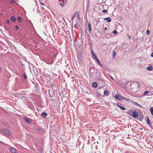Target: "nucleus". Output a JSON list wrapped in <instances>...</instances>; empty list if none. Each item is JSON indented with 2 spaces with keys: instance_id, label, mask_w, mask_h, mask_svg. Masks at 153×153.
Segmentation results:
<instances>
[{
  "instance_id": "nucleus-7",
  "label": "nucleus",
  "mask_w": 153,
  "mask_h": 153,
  "mask_svg": "<svg viewBox=\"0 0 153 153\" xmlns=\"http://www.w3.org/2000/svg\"><path fill=\"white\" fill-rule=\"evenodd\" d=\"M10 150L12 153H16V149L13 148L12 147H10Z\"/></svg>"
},
{
  "instance_id": "nucleus-24",
  "label": "nucleus",
  "mask_w": 153,
  "mask_h": 153,
  "mask_svg": "<svg viewBox=\"0 0 153 153\" xmlns=\"http://www.w3.org/2000/svg\"><path fill=\"white\" fill-rule=\"evenodd\" d=\"M37 131L39 132H42L43 131V129L41 128H39L37 129Z\"/></svg>"
},
{
  "instance_id": "nucleus-13",
  "label": "nucleus",
  "mask_w": 153,
  "mask_h": 153,
  "mask_svg": "<svg viewBox=\"0 0 153 153\" xmlns=\"http://www.w3.org/2000/svg\"><path fill=\"white\" fill-rule=\"evenodd\" d=\"M94 73L93 74H94V75L95 76H98V71L97 70H96V71H94Z\"/></svg>"
},
{
  "instance_id": "nucleus-40",
  "label": "nucleus",
  "mask_w": 153,
  "mask_h": 153,
  "mask_svg": "<svg viewBox=\"0 0 153 153\" xmlns=\"http://www.w3.org/2000/svg\"><path fill=\"white\" fill-rule=\"evenodd\" d=\"M103 12V13H106L107 12V10L105 9L103 10H102Z\"/></svg>"
},
{
  "instance_id": "nucleus-20",
  "label": "nucleus",
  "mask_w": 153,
  "mask_h": 153,
  "mask_svg": "<svg viewBox=\"0 0 153 153\" xmlns=\"http://www.w3.org/2000/svg\"><path fill=\"white\" fill-rule=\"evenodd\" d=\"M150 111L152 114L153 115V107H151L150 108Z\"/></svg>"
},
{
  "instance_id": "nucleus-35",
  "label": "nucleus",
  "mask_w": 153,
  "mask_h": 153,
  "mask_svg": "<svg viewBox=\"0 0 153 153\" xmlns=\"http://www.w3.org/2000/svg\"><path fill=\"white\" fill-rule=\"evenodd\" d=\"M113 33L114 34H117V32L116 30H114L113 31Z\"/></svg>"
},
{
  "instance_id": "nucleus-8",
  "label": "nucleus",
  "mask_w": 153,
  "mask_h": 153,
  "mask_svg": "<svg viewBox=\"0 0 153 153\" xmlns=\"http://www.w3.org/2000/svg\"><path fill=\"white\" fill-rule=\"evenodd\" d=\"M25 121L28 123H30L31 121V120L30 119L24 118Z\"/></svg>"
},
{
  "instance_id": "nucleus-12",
  "label": "nucleus",
  "mask_w": 153,
  "mask_h": 153,
  "mask_svg": "<svg viewBox=\"0 0 153 153\" xmlns=\"http://www.w3.org/2000/svg\"><path fill=\"white\" fill-rule=\"evenodd\" d=\"M88 28L89 29V32L91 31L92 30L91 29V24L90 23H88Z\"/></svg>"
},
{
  "instance_id": "nucleus-3",
  "label": "nucleus",
  "mask_w": 153,
  "mask_h": 153,
  "mask_svg": "<svg viewBox=\"0 0 153 153\" xmlns=\"http://www.w3.org/2000/svg\"><path fill=\"white\" fill-rule=\"evenodd\" d=\"M138 114L136 111H133L132 113L131 116L134 118H137L138 116Z\"/></svg>"
},
{
  "instance_id": "nucleus-54",
  "label": "nucleus",
  "mask_w": 153,
  "mask_h": 153,
  "mask_svg": "<svg viewBox=\"0 0 153 153\" xmlns=\"http://www.w3.org/2000/svg\"><path fill=\"white\" fill-rule=\"evenodd\" d=\"M22 64V65L23 66V65H23V64Z\"/></svg>"
},
{
  "instance_id": "nucleus-18",
  "label": "nucleus",
  "mask_w": 153,
  "mask_h": 153,
  "mask_svg": "<svg viewBox=\"0 0 153 153\" xmlns=\"http://www.w3.org/2000/svg\"><path fill=\"white\" fill-rule=\"evenodd\" d=\"M147 69L148 71H151L153 69V68L151 66H149V67H148L147 68Z\"/></svg>"
},
{
  "instance_id": "nucleus-30",
  "label": "nucleus",
  "mask_w": 153,
  "mask_h": 153,
  "mask_svg": "<svg viewBox=\"0 0 153 153\" xmlns=\"http://www.w3.org/2000/svg\"><path fill=\"white\" fill-rule=\"evenodd\" d=\"M62 1H63V3L65 4H67V0H62Z\"/></svg>"
},
{
  "instance_id": "nucleus-5",
  "label": "nucleus",
  "mask_w": 153,
  "mask_h": 153,
  "mask_svg": "<svg viewBox=\"0 0 153 153\" xmlns=\"http://www.w3.org/2000/svg\"><path fill=\"white\" fill-rule=\"evenodd\" d=\"M116 105L123 110H125L126 109V108L124 106L122 105L120 103L118 102L117 103Z\"/></svg>"
},
{
  "instance_id": "nucleus-22",
  "label": "nucleus",
  "mask_w": 153,
  "mask_h": 153,
  "mask_svg": "<svg viewBox=\"0 0 153 153\" xmlns=\"http://www.w3.org/2000/svg\"><path fill=\"white\" fill-rule=\"evenodd\" d=\"M96 61L98 62V63L99 65H100V66H101L102 67L103 66L101 64V63H100V61L99 60V59H97V60H96Z\"/></svg>"
},
{
  "instance_id": "nucleus-49",
  "label": "nucleus",
  "mask_w": 153,
  "mask_h": 153,
  "mask_svg": "<svg viewBox=\"0 0 153 153\" xmlns=\"http://www.w3.org/2000/svg\"><path fill=\"white\" fill-rule=\"evenodd\" d=\"M107 30V28L105 27V28H104V30Z\"/></svg>"
},
{
  "instance_id": "nucleus-14",
  "label": "nucleus",
  "mask_w": 153,
  "mask_h": 153,
  "mask_svg": "<svg viewBox=\"0 0 153 153\" xmlns=\"http://www.w3.org/2000/svg\"><path fill=\"white\" fill-rule=\"evenodd\" d=\"M133 104L134 105H136L137 106H139L140 108H143V107L141 105H140L137 102H134Z\"/></svg>"
},
{
  "instance_id": "nucleus-11",
  "label": "nucleus",
  "mask_w": 153,
  "mask_h": 153,
  "mask_svg": "<svg viewBox=\"0 0 153 153\" xmlns=\"http://www.w3.org/2000/svg\"><path fill=\"white\" fill-rule=\"evenodd\" d=\"M138 116L140 117L141 119H143V118L144 116L143 114L142 113L141 111H140V112L138 114Z\"/></svg>"
},
{
  "instance_id": "nucleus-53",
  "label": "nucleus",
  "mask_w": 153,
  "mask_h": 153,
  "mask_svg": "<svg viewBox=\"0 0 153 153\" xmlns=\"http://www.w3.org/2000/svg\"><path fill=\"white\" fill-rule=\"evenodd\" d=\"M59 2H60V1H61V0H59Z\"/></svg>"
},
{
  "instance_id": "nucleus-48",
  "label": "nucleus",
  "mask_w": 153,
  "mask_h": 153,
  "mask_svg": "<svg viewBox=\"0 0 153 153\" xmlns=\"http://www.w3.org/2000/svg\"><path fill=\"white\" fill-rule=\"evenodd\" d=\"M97 94H98V96H100V94L99 93H97Z\"/></svg>"
},
{
  "instance_id": "nucleus-42",
  "label": "nucleus",
  "mask_w": 153,
  "mask_h": 153,
  "mask_svg": "<svg viewBox=\"0 0 153 153\" xmlns=\"http://www.w3.org/2000/svg\"><path fill=\"white\" fill-rule=\"evenodd\" d=\"M22 58L23 59H24V60H25V59H26V57L25 56H23L22 57Z\"/></svg>"
},
{
  "instance_id": "nucleus-15",
  "label": "nucleus",
  "mask_w": 153,
  "mask_h": 153,
  "mask_svg": "<svg viewBox=\"0 0 153 153\" xmlns=\"http://www.w3.org/2000/svg\"><path fill=\"white\" fill-rule=\"evenodd\" d=\"M146 121L147 122L148 124H149V123H150V121L149 118L148 117H147L146 118Z\"/></svg>"
},
{
  "instance_id": "nucleus-52",
  "label": "nucleus",
  "mask_w": 153,
  "mask_h": 153,
  "mask_svg": "<svg viewBox=\"0 0 153 153\" xmlns=\"http://www.w3.org/2000/svg\"><path fill=\"white\" fill-rule=\"evenodd\" d=\"M77 17L78 18H79V15H78Z\"/></svg>"
},
{
  "instance_id": "nucleus-19",
  "label": "nucleus",
  "mask_w": 153,
  "mask_h": 153,
  "mask_svg": "<svg viewBox=\"0 0 153 153\" xmlns=\"http://www.w3.org/2000/svg\"><path fill=\"white\" fill-rule=\"evenodd\" d=\"M17 21L19 22H22V19L21 18L20 16H19L17 18Z\"/></svg>"
},
{
  "instance_id": "nucleus-55",
  "label": "nucleus",
  "mask_w": 153,
  "mask_h": 153,
  "mask_svg": "<svg viewBox=\"0 0 153 153\" xmlns=\"http://www.w3.org/2000/svg\"><path fill=\"white\" fill-rule=\"evenodd\" d=\"M91 73L93 74V73L92 72H91Z\"/></svg>"
},
{
  "instance_id": "nucleus-43",
  "label": "nucleus",
  "mask_w": 153,
  "mask_h": 153,
  "mask_svg": "<svg viewBox=\"0 0 153 153\" xmlns=\"http://www.w3.org/2000/svg\"><path fill=\"white\" fill-rule=\"evenodd\" d=\"M109 76L110 77V78L112 79V80H113V77L111 76V75H110Z\"/></svg>"
},
{
  "instance_id": "nucleus-29",
  "label": "nucleus",
  "mask_w": 153,
  "mask_h": 153,
  "mask_svg": "<svg viewBox=\"0 0 153 153\" xmlns=\"http://www.w3.org/2000/svg\"><path fill=\"white\" fill-rule=\"evenodd\" d=\"M149 91H145L144 93L143 94V95L144 96H145L146 94H147L149 93Z\"/></svg>"
},
{
  "instance_id": "nucleus-4",
  "label": "nucleus",
  "mask_w": 153,
  "mask_h": 153,
  "mask_svg": "<svg viewBox=\"0 0 153 153\" xmlns=\"http://www.w3.org/2000/svg\"><path fill=\"white\" fill-rule=\"evenodd\" d=\"M123 97L117 94H116L115 96V98L119 101H121V100H123Z\"/></svg>"
},
{
  "instance_id": "nucleus-1",
  "label": "nucleus",
  "mask_w": 153,
  "mask_h": 153,
  "mask_svg": "<svg viewBox=\"0 0 153 153\" xmlns=\"http://www.w3.org/2000/svg\"><path fill=\"white\" fill-rule=\"evenodd\" d=\"M48 92L50 96L52 97L56 94L57 90L55 89L54 88H52L51 90H49Z\"/></svg>"
},
{
  "instance_id": "nucleus-27",
  "label": "nucleus",
  "mask_w": 153,
  "mask_h": 153,
  "mask_svg": "<svg viewBox=\"0 0 153 153\" xmlns=\"http://www.w3.org/2000/svg\"><path fill=\"white\" fill-rule=\"evenodd\" d=\"M116 55V53L115 51L113 52V56H112L113 59H114V57Z\"/></svg>"
},
{
  "instance_id": "nucleus-38",
  "label": "nucleus",
  "mask_w": 153,
  "mask_h": 153,
  "mask_svg": "<svg viewBox=\"0 0 153 153\" xmlns=\"http://www.w3.org/2000/svg\"><path fill=\"white\" fill-rule=\"evenodd\" d=\"M94 56V59L96 60H97V59H98L97 58V56H96V55H95L94 56Z\"/></svg>"
},
{
  "instance_id": "nucleus-10",
  "label": "nucleus",
  "mask_w": 153,
  "mask_h": 153,
  "mask_svg": "<svg viewBox=\"0 0 153 153\" xmlns=\"http://www.w3.org/2000/svg\"><path fill=\"white\" fill-rule=\"evenodd\" d=\"M98 83L95 82H93L92 84V85L93 87L94 88H97L98 86Z\"/></svg>"
},
{
  "instance_id": "nucleus-34",
  "label": "nucleus",
  "mask_w": 153,
  "mask_h": 153,
  "mask_svg": "<svg viewBox=\"0 0 153 153\" xmlns=\"http://www.w3.org/2000/svg\"><path fill=\"white\" fill-rule=\"evenodd\" d=\"M91 53L93 56H94L95 55V54L93 50L91 51Z\"/></svg>"
},
{
  "instance_id": "nucleus-21",
  "label": "nucleus",
  "mask_w": 153,
  "mask_h": 153,
  "mask_svg": "<svg viewBox=\"0 0 153 153\" xmlns=\"http://www.w3.org/2000/svg\"><path fill=\"white\" fill-rule=\"evenodd\" d=\"M123 100H124L125 101H126L128 102H129V101H131L130 100L125 97H124Z\"/></svg>"
},
{
  "instance_id": "nucleus-46",
  "label": "nucleus",
  "mask_w": 153,
  "mask_h": 153,
  "mask_svg": "<svg viewBox=\"0 0 153 153\" xmlns=\"http://www.w3.org/2000/svg\"><path fill=\"white\" fill-rule=\"evenodd\" d=\"M151 56L152 57H153V52L151 53Z\"/></svg>"
},
{
  "instance_id": "nucleus-37",
  "label": "nucleus",
  "mask_w": 153,
  "mask_h": 153,
  "mask_svg": "<svg viewBox=\"0 0 153 153\" xmlns=\"http://www.w3.org/2000/svg\"><path fill=\"white\" fill-rule=\"evenodd\" d=\"M14 2V0H11L10 1V3L9 4H12Z\"/></svg>"
},
{
  "instance_id": "nucleus-51",
  "label": "nucleus",
  "mask_w": 153,
  "mask_h": 153,
  "mask_svg": "<svg viewBox=\"0 0 153 153\" xmlns=\"http://www.w3.org/2000/svg\"><path fill=\"white\" fill-rule=\"evenodd\" d=\"M0 143H2V144H3V143L2 142H1V141H0Z\"/></svg>"
},
{
  "instance_id": "nucleus-45",
  "label": "nucleus",
  "mask_w": 153,
  "mask_h": 153,
  "mask_svg": "<svg viewBox=\"0 0 153 153\" xmlns=\"http://www.w3.org/2000/svg\"><path fill=\"white\" fill-rule=\"evenodd\" d=\"M7 22L8 23H9L10 22V20L9 19L7 20Z\"/></svg>"
},
{
  "instance_id": "nucleus-6",
  "label": "nucleus",
  "mask_w": 153,
  "mask_h": 153,
  "mask_svg": "<svg viewBox=\"0 0 153 153\" xmlns=\"http://www.w3.org/2000/svg\"><path fill=\"white\" fill-rule=\"evenodd\" d=\"M47 115V114L45 111L42 112L40 115L41 117L43 119L45 118Z\"/></svg>"
},
{
  "instance_id": "nucleus-23",
  "label": "nucleus",
  "mask_w": 153,
  "mask_h": 153,
  "mask_svg": "<svg viewBox=\"0 0 153 153\" xmlns=\"http://www.w3.org/2000/svg\"><path fill=\"white\" fill-rule=\"evenodd\" d=\"M131 110H129L127 112V114L131 116V115H132V113H131Z\"/></svg>"
},
{
  "instance_id": "nucleus-25",
  "label": "nucleus",
  "mask_w": 153,
  "mask_h": 153,
  "mask_svg": "<svg viewBox=\"0 0 153 153\" xmlns=\"http://www.w3.org/2000/svg\"><path fill=\"white\" fill-rule=\"evenodd\" d=\"M11 20L13 22H15L16 20V19L14 16H12L11 17Z\"/></svg>"
},
{
  "instance_id": "nucleus-44",
  "label": "nucleus",
  "mask_w": 153,
  "mask_h": 153,
  "mask_svg": "<svg viewBox=\"0 0 153 153\" xmlns=\"http://www.w3.org/2000/svg\"><path fill=\"white\" fill-rule=\"evenodd\" d=\"M148 125H149V126L150 128L152 127V124L150 123H149V124H148Z\"/></svg>"
},
{
  "instance_id": "nucleus-33",
  "label": "nucleus",
  "mask_w": 153,
  "mask_h": 153,
  "mask_svg": "<svg viewBox=\"0 0 153 153\" xmlns=\"http://www.w3.org/2000/svg\"><path fill=\"white\" fill-rule=\"evenodd\" d=\"M51 86L52 88H54V89H55L56 88V86L54 84L51 85Z\"/></svg>"
},
{
  "instance_id": "nucleus-39",
  "label": "nucleus",
  "mask_w": 153,
  "mask_h": 153,
  "mask_svg": "<svg viewBox=\"0 0 153 153\" xmlns=\"http://www.w3.org/2000/svg\"><path fill=\"white\" fill-rule=\"evenodd\" d=\"M59 4L61 5V7H63L64 6V4L62 3H60Z\"/></svg>"
},
{
  "instance_id": "nucleus-32",
  "label": "nucleus",
  "mask_w": 153,
  "mask_h": 153,
  "mask_svg": "<svg viewBox=\"0 0 153 153\" xmlns=\"http://www.w3.org/2000/svg\"><path fill=\"white\" fill-rule=\"evenodd\" d=\"M150 33V31L149 30H147L146 32V34L147 35H148Z\"/></svg>"
},
{
  "instance_id": "nucleus-31",
  "label": "nucleus",
  "mask_w": 153,
  "mask_h": 153,
  "mask_svg": "<svg viewBox=\"0 0 153 153\" xmlns=\"http://www.w3.org/2000/svg\"><path fill=\"white\" fill-rule=\"evenodd\" d=\"M79 23L78 22H76V23L75 25H76V28H78V27Z\"/></svg>"
},
{
  "instance_id": "nucleus-41",
  "label": "nucleus",
  "mask_w": 153,
  "mask_h": 153,
  "mask_svg": "<svg viewBox=\"0 0 153 153\" xmlns=\"http://www.w3.org/2000/svg\"><path fill=\"white\" fill-rule=\"evenodd\" d=\"M15 27L16 29L18 30L19 29V27L18 26L16 25Z\"/></svg>"
},
{
  "instance_id": "nucleus-50",
  "label": "nucleus",
  "mask_w": 153,
  "mask_h": 153,
  "mask_svg": "<svg viewBox=\"0 0 153 153\" xmlns=\"http://www.w3.org/2000/svg\"><path fill=\"white\" fill-rule=\"evenodd\" d=\"M76 14L75 13L74 15V16H76Z\"/></svg>"
},
{
  "instance_id": "nucleus-2",
  "label": "nucleus",
  "mask_w": 153,
  "mask_h": 153,
  "mask_svg": "<svg viewBox=\"0 0 153 153\" xmlns=\"http://www.w3.org/2000/svg\"><path fill=\"white\" fill-rule=\"evenodd\" d=\"M2 131L6 135H9L10 133V131L7 129L4 128L2 129Z\"/></svg>"
},
{
  "instance_id": "nucleus-16",
  "label": "nucleus",
  "mask_w": 153,
  "mask_h": 153,
  "mask_svg": "<svg viewBox=\"0 0 153 153\" xmlns=\"http://www.w3.org/2000/svg\"><path fill=\"white\" fill-rule=\"evenodd\" d=\"M103 93L105 95L108 96L109 93V92L108 90H106L104 91Z\"/></svg>"
},
{
  "instance_id": "nucleus-36",
  "label": "nucleus",
  "mask_w": 153,
  "mask_h": 153,
  "mask_svg": "<svg viewBox=\"0 0 153 153\" xmlns=\"http://www.w3.org/2000/svg\"><path fill=\"white\" fill-rule=\"evenodd\" d=\"M127 36L128 38H129L130 39H131V36L128 34H127Z\"/></svg>"
},
{
  "instance_id": "nucleus-28",
  "label": "nucleus",
  "mask_w": 153,
  "mask_h": 153,
  "mask_svg": "<svg viewBox=\"0 0 153 153\" xmlns=\"http://www.w3.org/2000/svg\"><path fill=\"white\" fill-rule=\"evenodd\" d=\"M43 76L44 77H45V78H46V79H48V78L49 77L48 75H46V74H45L44 75H43Z\"/></svg>"
},
{
  "instance_id": "nucleus-9",
  "label": "nucleus",
  "mask_w": 153,
  "mask_h": 153,
  "mask_svg": "<svg viewBox=\"0 0 153 153\" xmlns=\"http://www.w3.org/2000/svg\"><path fill=\"white\" fill-rule=\"evenodd\" d=\"M98 81H99V82H100L101 83H102L103 82V78L101 76H100L98 79Z\"/></svg>"
},
{
  "instance_id": "nucleus-17",
  "label": "nucleus",
  "mask_w": 153,
  "mask_h": 153,
  "mask_svg": "<svg viewBox=\"0 0 153 153\" xmlns=\"http://www.w3.org/2000/svg\"><path fill=\"white\" fill-rule=\"evenodd\" d=\"M104 20H106L108 22H111V20L110 18L109 17H108L107 18H104Z\"/></svg>"
},
{
  "instance_id": "nucleus-47",
  "label": "nucleus",
  "mask_w": 153,
  "mask_h": 153,
  "mask_svg": "<svg viewBox=\"0 0 153 153\" xmlns=\"http://www.w3.org/2000/svg\"><path fill=\"white\" fill-rule=\"evenodd\" d=\"M28 65L29 66L30 68V62H28Z\"/></svg>"
},
{
  "instance_id": "nucleus-26",
  "label": "nucleus",
  "mask_w": 153,
  "mask_h": 153,
  "mask_svg": "<svg viewBox=\"0 0 153 153\" xmlns=\"http://www.w3.org/2000/svg\"><path fill=\"white\" fill-rule=\"evenodd\" d=\"M23 77L25 79H26L27 78V76L25 73L24 74H23Z\"/></svg>"
}]
</instances>
